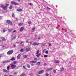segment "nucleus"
Returning a JSON list of instances; mask_svg holds the SVG:
<instances>
[{"instance_id":"f257e3e1","label":"nucleus","mask_w":76,"mask_h":76,"mask_svg":"<svg viewBox=\"0 0 76 76\" xmlns=\"http://www.w3.org/2000/svg\"><path fill=\"white\" fill-rule=\"evenodd\" d=\"M13 50H10L8 51L7 53V54L8 55H10V54H13Z\"/></svg>"},{"instance_id":"f03ea898","label":"nucleus","mask_w":76,"mask_h":76,"mask_svg":"<svg viewBox=\"0 0 76 76\" xmlns=\"http://www.w3.org/2000/svg\"><path fill=\"white\" fill-rule=\"evenodd\" d=\"M7 23H8V24H9V25H12V23L11 21L10 20H7Z\"/></svg>"},{"instance_id":"7ed1b4c3","label":"nucleus","mask_w":76,"mask_h":76,"mask_svg":"<svg viewBox=\"0 0 76 76\" xmlns=\"http://www.w3.org/2000/svg\"><path fill=\"white\" fill-rule=\"evenodd\" d=\"M11 3L12 4H14V5H16V6L19 5V4H18V3L15 2L11 1Z\"/></svg>"},{"instance_id":"20e7f679","label":"nucleus","mask_w":76,"mask_h":76,"mask_svg":"<svg viewBox=\"0 0 76 76\" xmlns=\"http://www.w3.org/2000/svg\"><path fill=\"white\" fill-rule=\"evenodd\" d=\"M9 62H10V60L5 61H3V63L6 64L8 63H9Z\"/></svg>"},{"instance_id":"39448f33","label":"nucleus","mask_w":76,"mask_h":76,"mask_svg":"<svg viewBox=\"0 0 76 76\" xmlns=\"http://www.w3.org/2000/svg\"><path fill=\"white\" fill-rule=\"evenodd\" d=\"M1 7L3 9H4V10H6V9L7 8V7H6L5 6H4V5H2L1 6Z\"/></svg>"},{"instance_id":"423d86ee","label":"nucleus","mask_w":76,"mask_h":76,"mask_svg":"<svg viewBox=\"0 0 76 76\" xmlns=\"http://www.w3.org/2000/svg\"><path fill=\"white\" fill-rule=\"evenodd\" d=\"M32 45H34V46L35 45H39V43L35 42L33 44H32Z\"/></svg>"},{"instance_id":"0eeeda50","label":"nucleus","mask_w":76,"mask_h":76,"mask_svg":"<svg viewBox=\"0 0 76 76\" xmlns=\"http://www.w3.org/2000/svg\"><path fill=\"white\" fill-rule=\"evenodd\" d=\"M2 70L3 72L5 73H9V71H7L6 69H3Z\"/></svg>"},{"instance_id":"6e6552de","label":"nucleus","mask_w":76,"mask_h":76,"mask_svg":"<svg viewBox=\"0 0 76 76\" xmlns=\"http://www.w3.org/2000/svg\"><path fill=\"white\" fill-rule=\"evenodd\" d=\"M44 71L43 70H41L40 71H39L38 72L39 74H42L43 73H44Z\"/></svg>"},{"instance_id":"1a4fd4ad","label":"nucleus","mask_w":76,"mask_h":76,"mask_svg":"<svg viewBox=\"0 0 76 76\" xmlns=\"http://www.w3.org/2000/svg\"><path fill=\"white\" fill-rule=\"evenodd\" d=\"M21 56V55L20 54H18L17 56V59L18 60H19L20 58V56Z\"/></svg>"},{"instance_id":"9d476101","label":"nucleus","mask_w":76,"mask_h":76,"mask_svg":"<svg viewBox=\"0 0 76 76\" xmlns=\"http://www.w3.org/2000/svg\"><path fill=\"white\" fill-rule=\"evenodd\" d=\"M30 62L32 63H37V61H30Z\"/></svg>"},{"instance_id":"9b49d317","label":"nucleus","mask_w":76,"mask_h":76,"mask_svg":"<svg viewBox=\"0 0 76 76\" xmlns=\"http://www.w3.org/2000/svg\"><path fill=\"white\" fill-rule=\"evenodd\" d=\"M18 12H22V9H18L17 10Z\"/></svg>"},{"instance_id":"f8f14e48","label":"nucleus","mask_w":76,"mask_h":76,"mask_svg":"<svg viewBox=\"0 0 76 76\" xmlns=\"http://www.w3.org/2000/svg\"><path fill=\"white\" fill-rule=\"evenodd\" d=\"M41 56V53H39V54H37L36 55L37 57H39V56Z\"/></svg>"},{"instance_id":"ddd939ff","label":"nucleus","mask_w":76,"mask_h":76,"mask_svg":"<svg viewBox=\"0 0 76 76\" xmlns=\"http://www.w3.org/2000/svg\"><path fill=\"white\" fill-rule=\"evenodd\" d=\"M60 62V61L58 60H55L54 61V63H59Z\"/></svg>"},{"instance_id":"4468645a","label":"nucleus","mask_w":76,"mask_h":76,"mask_svg":"<svg viewBox=\"0 0 76 76\" xmlns=\"http://www.w3.org/2000/svg\"><path fill=\"white\" fill-rule=\"evenodd\" d=\"M30 48H26V51H30Z\"/></svg>"},{"instance_id":"2eb2a0df","label":"nucleus","mask_w":76,"mask_h":76,"mask_svg":"<svg viewBox=\"0 0 76 76\" xmlns=\"http://www.w3.org/2000/svg\"><path fill=\"white\" fill-rule=\"evenodd\" d=\"M53 70V68H48L47 69L46 71H50Z\"/></svg>"},{"instance_id":"dca6fc26","label":"nucleus","mask_w":76,"mask_h":76,"mask_svg":"<svg viewBox=\"0 0 76 76\" xmlns=\"http://www.w3.org/2000/svg\"><path fill=\"white\" fill-rule=\"evenodd\" d=\"M19 26H22L23 25V23H20L18 24Z\"/></svg>"},{"instance_id":"f3484780","label":"nucleus","mask_w":76,"mask_h":76,"mask_svg":"<svg viewBox=\"0 0 76 76\" xmlns=\"http://www.w3.org/2000/svg\"><path fill=\"white\" fill-rule=\"evenodd\" d=\"M34 60H35L36 61H38L39 60V59L37 58H34Z\"/></svg>"},{"instance_id":"a211bd4d","label":"nucleus","mask_w":76,"mask_h":76,"mask_svg":"<svg viewBox=\"0 0 76 76\" xmlns=\"http://www.w3.org/2000/svg\"><path fill=\"white\" fill-rule=\"evenodd\" d=\"M64 68L62 67L61 68L60 72H62V71H63V70H64Z\"/></svg>"},{"instance_id":"6ab92c4d","label":"nucleus","mask_w":76,"mask_h":76,"mask_svg":"<svg viewBox=\"0 0 76 76\" xmlns=\"http://www.w3.org/2000/svg\"><path fill=\"white\" fill-rule=\"evenodd\" d=\"M20 52H23V51H25V49H21L20 50Z\"/></svg>"},{"instance_id":"aec40b11","label":"nucleus","mask_w":76,"mask_h":76,"mask_svg":"<svg viewBox=\"0 0 76 76\" xmlns=\"http://www.w3.org/2000/svg\"><path fill=\"white\" fill-rule=\"evenodd\" d=\"M10 60H11V61H13V60H15V59L14 58L12 57V58L11 59H10Z\"/></svg>"},{"instance_id":"412c9836","label":"nucleus","mask_w":76,"mask_h":76,"mask_svg":"<svg viewBox=\"0 0 76 76\" xmlns=\"http://www.w3.org/2000/svg\"><path fill=\"white\" fill-rule=\"evenodd\" d=\"M8 30L9 31V32H12V31H13L12 29H8Z\"/></svg>"},{"instance_id":"4be33fe9","label":"nucleus","mask_w":76,"mask_h":76,"mask_svg":"<svg viewBox=\"0 0 76 76\" xmlns=\"http://www.w3.org/2000/svg\"><path fill=\"white\" fill-rule=\"evenodd\" d=\"M40 64H41V62H38L37 63V65H38V66H39Z\"/></svg>"},{"instance_id":"5701e85b","label":"nucleus","mask_w":76,"mask_h":76,"mask_svg":"<svg viewBox=\"0 0 76 76\" xmlns=\"http://www.w3.org/2000/svg\"><path fill=\"white\" fill-rule=\"evenodd\" d=\"M23 30V27H22L20 28V32H21V31H22Z\"/></svg>"},{"instance_id":"b1692460","label":"nucleus","mask_w":76,"mask_h":76,"mask_svg":"<svg viewBox=\"0 0 76 76\" xmlns=\"http://www.w3.org/2000/svg\"><path fill=\"white\" fill-rule=\"evenodd\" d=\"M16 38V36H14L13 37L12 39H15Z\"/></svg>"},{"instance_id":"393cba45","label":"nucleus","mask_w":76,"mask_h":76,"mask_svg":"<svg viewBox=\"0 0 76 76\" xmlns=\"http://www.w3.org/2000/svg\"><path fill=\"white\" fill-rule=\"evenodd\" d=\"M10 65L11 66V67H16V65H13L12 64H10Z\"/></svg>"},{"instance_id":"a878e982","label":"nucleus","mask_w":76,"mask_h":76,"mask_svg":"<svg viewBox=\"0 0 76 76\" xmlns=\"http://www.w3.org/2000/svg\"><path fill=\"white\" fill-rule=\"evenodd\" d=\"M2 39V41H5V39H4V38L2 37L1 38Z\"/></svg>"},{"instance_id":"bb28decb","label":"nucleus","mask_w":76,"mask_h":76,"mask_svg":"<svg viewBox=\"0 0 76 76\" xmlns=\"http://www.w3.org/2000/svg\"><path fill=\"white\" fill-rule=\"evenodd\" d=\"M13 75H18V72H14L13 73Z\"/></svg>"},{"instance_id":"cd10ccee","label":"nucleus","mask_w":76,"mask_h":76,"mask_svg":"<svg viewBox=\"0 0 76 76\" xmlns=\"http://www.w3.org/2000/svg\"><path fill=\"white\" fill-rule=\"evenodd\" d=\"M23 57H24V58H26L27 57V56L26 55H24L23 56Z\"/></svg>"},{"instance_id":"c85d7f7f","label":"nucleus","mask_w":76,"mask_h":76,"mask_svg":"<svg viewBox=\"0 0 76 76\" xmlns=\"http://www.w3.org/2000/svg\"><path fill=\"white\" fill-rule=\"evenodd\" d=\"M41 45H42V47H43V46H44V45H45V43H44V44L42 43Z\"/></svg>"},{"instance_id":"c756f323","label":"nucleus","mask_w":76,"mask_h":76,"mask_svg":"<svg viewBox=\"0 0 76 76\" xmlns=\"http://www.w3.org/2000/svg\"><path fill=\"white\" fill-rule=\"evenodd\" d=\"M35 27H33L32 29V30L33 31L32 32H34V31L35 30Z\"/></svg>"},{"instance_id":"7c9ffc66","label":"nucleus","mask_w":76,"mask_h":76,"mask_svg":"<svg viewBox=\"0 0 76 76\" xmlns=\"http://www.w3.org/2000/svg\"><path fill=\"white\" fill-rule=\"evenodd\" d=\"M53 72L54 73H56V70L54 69L53 70Z\"/></svg>"},{"instance_id":"2f4dec72","label":"nucleus","mask_w":76,"mask_h":76,"mask_svg":"<svg viewBox=\"0 0 76 76\" xmlns=\"http://www.w3.org/2000/svg\"><path fill=\"white\" fill-rule=\"evenodd\" d=\"M39 50H38L36 53V54H38V53H39Z\"/></svg>"},{"instance_id":"473e14b6","label":"nucleus","mask_w":76,"mask_h":76,"mask_svg":"<svg viewBox=\"0 0 76 76\" xmlns=\"http://www.w3.org/2000/svg\"><path fill=\"white\" fill-rule=\"evenodd\" d=\"M9 4H7L6 6L5 7H8L9 6Z\"/></svg>"},{"instance_id":"72a5a7b5","label":"nucleus","mask_w":76,"mask_h":76,"mask_svg":"<svg viewBox=\"0 0 76 76\" xmlns=\"http://www.w3.org/2000/svg\"><path fill=\"white\" fill-rule=\"evenodd\" d=\"M45 76H49V74H48L46 73L45 74Z\"/></svg>"},{"instance_id":"f704fd0d","label":"nucleus","mask_w":76,"mask_h":76,"mask_svg":"<svg viewBox=\"0 0 76 76\" xmlns=\"http://www.w3.org/2000/svg\"><path fill=\"white\" fill-rule=\"evenodd\" d=\"M46 49H44L43 50V52L44 53H45V51H46Z\"/></svg>"},{"instance_id":"c9c22d12","label":"nucleus","mask_w":76,"mask_h":76,"mask_svg":"<svg viewBox=\"0 0 76 76\" xmlns=\"http://www.w3.org/2000/svg\"><path fill=\"white\" fill-rule=\"evenodd\" d=\"M16 64V61H14L13 63V64Z\"/></svg>"},{"instance_id":"e433bc0d","label":"nucleus","mask_w":76,"mask_h":76,"mask_svg":"<svg viewBox=\"0 0 76 76\" xmlns=\"http://www.w3.org/2000/svg\"><path fill=\"white\" fill-rule=\"evenodd\" d=\"M28 23L29 24H31V23H32L31 22V21H29L28 22Z\"/></svg>"},{"instance_id":"4c0bfd02","label":"nucleus","mask_w":76,"mask_h":76,"mask_svg":"<svg viewBox=\"0 0 76 76\" xmlns=\"http://www.w3.org/2000/svg\"><path fill=\"white\" fill-rule=\"evenodd\" d=\"M7 70H9L10 69V67H7Z\"/></svg>"},{"instance_id":"58836bf2","label":"nucleus","mask_w":76,"mask_h":76,"mask_svg":"<svg viewBox=\"0 0 76 76\" xmlns=\"http://www.w3.org/2000/svg\"><path fill=\"white\" fill-rule=\"evenodd\" d=\"M48 57V56L47 55H45L44 56V57Z\"/></svg>"},{"instance_id":"ea45409f","label":"nucleus","mask_w":76,"mask_h":76,"mask_svg":"<svg viewBox=\"0 0 76 76\" xmlns=\"http://www.w3.org/2000/svg\"><path fill=\"white\" fill-rule=\"evenodd\" d=\"M25 76V74H22V75H21L20 76Z\"/></svg>"},{"instance_id":"a19ab883","label":"nucleus","mask_w":76,"mask_h":76,"mask_svg":"<svg viewBox=\"0 0 76 76\" xmlns=\"http://www.w3.org/2000/svg\"><path fill=\"white\" fill-rule=\"evenodd\" d=\"M45 53H46V54H48V51H46L45 52Z\"/></svg>"},{"instance_id":"79ce46f5","label":"nucleus","mask_w":76,"mask_h":76,"mask_svg":"<svg viewBox=\"0 0 76 76\" xmlns=\"http://www.w3.org/2000/svg\"><path fill=\"white\" fill-rule=\"evenodd\" d=\"M12 9V6H11L10 7V9Z\"/></svg>"},{"instance_id":"37998d69","label":"nucleus","mask_w":76,"mask_h":76,"mask_svg":"<svg viewBox=\"0 0 76 76\" xmlns=\"http://www.w3.org/2000/svg\"><path fill=\"white\" fill-rule=\"evenodd\" d=\"M44 65L45 66H47V64H46V63H45L44 64Z\"/></svg>"},{"instance_id":"c03bdc74","label":"nucleus","mask_w":76,"mask_h":76,"mask_svg":"<svg viewBox=\"0 0 76 76\" xmlns=\"http://www.w3.org/2000/svg\"><path fill=\"white\" fill-rule=\"evenodd\" d=\"M27 67H30V65L29 64H27Z\"/></svg>"},{"instance_id":"a18cd8bd","label":"nucleus","mask_w":76,"mask_h":76,"mask_svg":"<svg viewBox=\"0 0 76 76\" xmlns=\"http://www.w3.org/2000/svg\"><path fill=\"white\" fill-rule=\"evenodd\" d=\"M6 32V30H5L4 29L3 30V32Z\"/></svg>"},{"instance_id":"49530a36","label":"nucleus","mask_w":76,"mask_h":76,"mask_svg":"<svg viewBox=\"0 0 76 76\" xmlns=\"http://www.w3.org/2000/svg\"><path fill=\"white\" fill-rule=\"evenodd\" d=\"M12 17H14L15 16V15H14V14H12Z\"/></svg>"},{"instance_id":"de8ad7c7","label":"nucleus","mask_w":76,"mask_h":76,"mask_svg":"<svg viewBox=\"0 0 76 76\" xmlns=\"http://www.w3.org/2000/svg\"><path fill=\"white\" fill-rule=\"evenodd\" d=\"M15 67H12V69H15Z\"/></svg>"},{"instance_id":"09e8293b","label":"nucleus","mask_w":76,"mask_h":76,"mask_svg":"<svg viewBox=\"0 0 76 76\" xmlns=\"http://www.w3.org/2000/svg\"><path fill=\"white\" fill-rule=\"evenodd\" d=\"M32 3L29 4V5H30V6H31V5H32Z\"/></svg>"},{"instance_id":"8fccbe9b","label":"nucleus","mask_w":76,"mask_h":76,"mask_svg":"<svg viewBox=\"0 0 76 76\" xmlns=\"http://www.w3.org/2000/svg\"><path fill=\"white\" fill-rule=\"evenodd\" d=\"M23 68L24 69H26V68H25V67H23Z\"/></svg>"},{"instance_id":"3c124183","label":"nucleus","mask_w":76,"mask_h":76,"mask_svg":"<svg viewBox=\"0 0 76 76\" xmlns=\"http://www.w3.org/2000/svg\"><path fill=\"white\" fill-rule=\"evenodd\" d=\"M31 65L32 66H34V64H31Z\"/></svg>"},{"instance_id":"603ef678","label":"nucleus","mask_w":76,"mask_h":76,"mask_svg":"<svg viewBox=\"0 0 76 76\" xmlns=\"http://www.w3.org/2000/svg\"><path fill=\"white\" fill-rule=\"evenodd\" d=\"M16 20H18V19L17 18H16Z\"/></svg>"},{"instance_id":"864d4df0","label":"nucleus","mask_w":76,"mask_h":76,"mask_svg":"<svg viewBox=\"0 0 76 76\" xmlns=\"http://www.w3.org/2000/svg\"><path fill=\"white\" fill-rule=\"evenodd\" d=\"M22 43H23V42H21V44H22Z\"/></svg>"},{"instance_id":"5fc2aeb1","label":"nucleus","mask_w":76,"mask_h":76,"mask_svg":"<svg viewBox=\"0 0 76 76\" xmlns=\"http://www.w3.org/2000/svg\"><path fill=\"white\" fill-rule=\"evenodd\" d=\"M16 32V30H14L13 31V32Z\"/></svg>"},{"instance_id":"6e6d98bb","label":"nucleus","mask_w":76,"mask_h":76,"mask_svg":"<svg viewBox=\"0 0 76 76\" xmlns=\"http://www.w3.org/2000/svg\"><path fill=\"white\" fill-rule=\"evenodd\" d=\"M30 44H31V45H32V42H30Z\"/></svg>"},{"instance_id":"4d7b16f0","label":"nucleus","mask_w":76,"mask_h":76,"mask_svg":"<svg viewBox=\"0 0 76 76\" xmlns=\"http://www.w3.org/2000/svg\"><path fill=\"white\" fill-rule=\"evenodd\" d=\"M38 39H41V38H40L39 37L38 38Z\"/></svg>"},{"instance_id":"13d9d810","label":"nucleus","mask_w":76,"mask_h":76,"mask_svg":"<svg viewBox=\"0 0 76 76\" xmlns=\"http://www.w3.org/2000/svg\"><path fill=\"white\" fill-rule=\"evenodd\" d=\"M51 44H49V46H51Z\"/></svg>"},{"instance_id":"bf43d9fd","label":"nucleus","mask_w":76,"mask_h":76,"mask_svg":"<svg viewBox=\"0 0 76 76\" xmlns=\"http://www.w3.org/2000/svg\"><path fill=\"white\" fill-rule=\"evenodd\" d=\"M1 56V55H0V58Z\"/></svg>"},{"instance_id":"052dcab7","label":"nucleus","mask_w":76,"mask_h":76,"mask_svg":"<svg viewBox=\"0 0 76 76\" xmlns=\"http://www.w3.org/2000/svg\"><path fill=\"white\" fill-rule=\"evenodd\" d=\"M26 42H28V40H27Z\"/></svg>"},{"instance_id":"680f3d73","label":"nucleus","mask_w":76,"mask_h":76,"mask_svg":"<svg viewBox=\"0 0 76 76\" xmlns=\"http://www.w3.org/2000/svg\"><path fill=\"white\" fill-rule=\"evenodd\" d=\"M16 45H14V47H15V48H16Z\"/></svg>"},{"instance_id":"e2e57ef3","label":"nucleus","mask_w":76,"mask_h":76,"mask_svg":"<svg viewBox=\"0 0 76 76\" xmlns=\"http://www.w3.org/2000/svg\"><path fill=\"white\" fill-rule=\"evenodd\" d=\"M18 1H19V2H20V0H18Z\"/></svg>"},{"instance_id":"0e129e2a","label":"nucleus","mask_w":76,"mask_h":76,"mask_svg":"<svg viewBox=\"0 0 76 76\" xmlns=\"http://www.w3.org/2000/svg\"><path fill=\"white\" fill-rule=\"evenodd\" d=\"M35 37H37V35H35Z\"/></svg>"},{"instance_id":"69168bd1","label":"nucleus","mask_w":76,"mask_h":76,"mask_svg":"<svg viewBox=\"0 0 76 76\" xmlns=\"http://www.w3.org/2000/svg\"><path fill=\"white\" fill-rule=\"evenodd\" d=\"M1 19V17H0V20Z\"/></svg>"},{"instance_id":"338daca9","label":"nucleus","mask_w":76,"mask_h":76,"mask_svg":"<svg viewBox=\"0 0 76 76\" xmlns=\"http://www.w3.org/2000/svg\"><path fill=\"white\" fill-rule=\"evenodd\" d=\"M7 67H10V66H7Z\"/></svg>"},{"instance_id":"774afa93","label":"nucleus","mask_w":76,"mask_h":76,"mask_svg":"<svg viewBox=\"0 0 76 76\" xmlns=\"http://www.w3.org/2000/svg\"><path fill=\"white\" fill-rule=\"evenodd\" d=\"M37 76H40L37 75Z\"/></svg>"}]
</instances>
